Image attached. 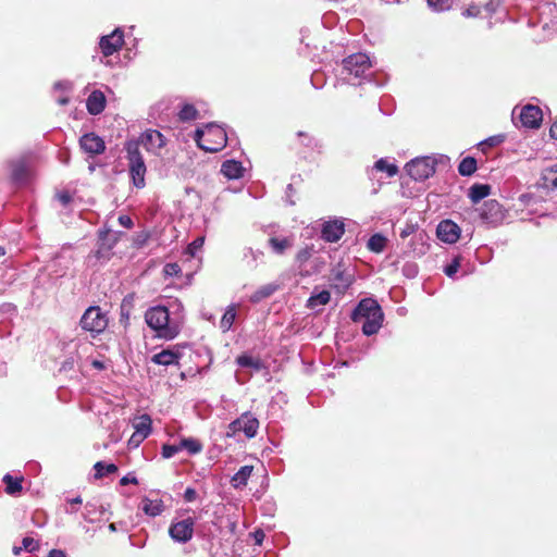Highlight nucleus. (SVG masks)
Segmentation results:
<instances>
[{
    "instance_id": "f257e3e1",
    "label": "nucleus",
    "mask_w": 557,
    "mask_h": 557,
    "mask_svg": "<svg viewBox=\"0 0 557 557\" xmlns=\"http://www.w3.org/2000/svg\"><path fill=\"white\" fill-rule=\"evenodd\" d=\"M354 322L362 323V332L370 336L379 332L382 326L384 314L376 300L372 298L362 299L351 314Z\"/></svg>"
},
{
    "instance_id": "f03ea898",
    "label": "nucleus",
    "mask_w": 557,
    "mask_h": 557,
    "mask_svg": "<svg viewBox=\"0 0 557 557\" xmlns=\"http://www.w3.org/2000/svg\"><path fill=\"white\" fill-rule=\"evenodd\" d=\"M145 320L160 338L173 339L180 333L178 323L170 320L169 311L165 307L158 306L148 309Z\"/></svg>"
},
{
    "instance_id": "7ed1b4c3",
    "label": "nucleus",
    "mask_w": 557,
    "mask_h": 557,
    "mask_svg": "<svg viewBox=\"0 0 557 557\" xmlns=\"http://www.w3.org/2000/svg\"><path fill=\"white\" fill-rule=\"evenodd\" d=\"M194 139L200 149L216 152L226 145L227 135L221 126L208 124L203 128L196 129Z\"/></svg>"
},
{
    "instance_id": "20e7f679",
    "label": "nucleus",
    "mask_w": 557,
    "mask_h": 557,
    "mask_svg": "<svg viewBox=\"0 0 557 557\" xmlns=\"http://www.w3.org/2000/svg\"><path fill=\"white\" fill-rule=\"evenodd\" d=\"M124 149L126 151L128 172L133 185L137 188H144L146 185L145 176L147 173V166L144 157L140 150L137 149V144L134 141H126Z\"/></svg>"
},
{
    "instance_id": "39448f33",
    "label": "nucleus",
    "mask_w": 557,
    "mask_h": 557,
    "mask_svg": "<svg viewBox=\"0 0 557 557\" xmlns=\"http://www.w3.org/2000/svg\"><path fill=\"white\" fill-rule=\"evenodd\" d=\"M128 141L136 143L137 149L143 146L148 153L156 157H162L168 145V138L158 129H146L137 139H129Z\"/></svg>"
},
{
    "instance_id": "423d86ee",
    "label": "nucleus",
    "mask_w": 557,
    "mask_h": 557,
    "mask_svg": "<svg viewBox=\"0 0 557 557\" xmlns=\"http://www.w3.org/2000/svg\"><path fill=\"white\" fill-rule=\"evenodd\" d=\"M371 65L370 58L364 53L351 54L343 60V71L347 73L346 78L351 84H356L355 78L364 77Z\"/></svg>"
},
{
    "instance_id": "0eeeda50",
    "label": "nucleus",
    "mask_w": 557,
    "mask_h": 557,
    "mask_svg": "<svg viewBox=\"0 0 557 557\" xmlns=\"http://www.w3.org/2000/svg\"><path fill=\"white\" fill-rule=\"evenodd\" d=\"M518 120L523 127L539 128L543 120V113L539 107L533 104L515 107L512 110V121L517 123Z\"/></svg>"
},
{
    "instance_id": "6e6552de",
    "label": "nucleus",
    "mask_w": 557,
    "mask_h": 557,
    "mask_svg": "<svg viewBox=\"0 0 557 557\" xmlns=\"http://www.w3.org/2000/svg\"><path fill=\"white\" fill-rule=\"evenodd\" d=\"M406 172L416 181H424L435 172V160L431 157H422L411 160L406 164Z\"/></svg>"
},
{
    "instance_id": "1a4fd4ad",
    "label": "nucleus",
    "mask_w": 557,
    "mask_h": 557,
    "mask_svg": "<svg viewBox=\"0 0 557 557\" xmlns=\"http://www.w3.org/2000/svg\"><path fill=\"white\" fill-rule=\"evenodd\" d=\"M108 325V318L99 307H89L81 319V326L88 332L101 333Z\"/></svg>"
},
{
    "instance_id": "9d476101",
    "label": "nucleus",
    "mask_w": 557,
    "mask_h": 557,
    "mask_svg": "<svg viewBox=\"0 0 557 557\" xmlns=\"http://www.w3.org/2000/svg\"><path fill=\"white\" fill-rule=\"evenodd\" d=\"M258 429L259 420L251 412L247 411L228 424V435L244 432L248 438H252L257 435Z\"/></svg>"
},
{
    "instance_id": "9b49d317",
    "label": "nucleus",
    "mask_w": 557,
    "mask_h": 557,
    "mask_svg": "<svg viewBox=\"0 0 557 557\" xmlns=\"http://www.w3.org/2000/svg\"><path fill=\"white\" fill-rule=\"evenodd\" d=\"M194 525L195 521L193 518L173 522L169 529V534L173 541L186 543L193 537Z\"/></svg>"
},
{
    "instance_id": "f8f14e48",
    "label": "nucleus",
    "mask_w": 557,
    "mask_h": 557,
    "mask_svg": "<svg viewBox=\"0 0 557 557\" xmlns=\"http://www.w3.org/2000/svg\"><path fill=\"white\" fill-rule=\"evenodd\" d=\"M480 216L485 223L497 225L504 221L505 211L498 201L491 199L480 208Z\"/></svg>"
},
{
    "instance_id": "ddd939ff",
    "label": "nucleus",
    "mask_w": 557,
    "mask_h": 557,
    "mask_svg": "<svg viewBox=\"0 0 557 557\" xmlns=\"http://www.w3.org/2000/svg\"><path fill=\"white\" fill-rule=\"evenodd\" d=\"M124 44V34L121 28H115L111 34L102 36L100 38V49L101 52L106 55H112L114 52L119 51Z\"/></svg>"
},
{
    "instance_id": "4468645a",
    "label": "nucleus",
    "mask_w": 557,
    "mask_h": 557,
    "mask_svg": "<svg viewBox=\"0 0 557 557\" xmlns=\"http://www.w3.org/2000/svg\"><path fill=\"white\" fill-rule=\"evenodd\" d=\"M436 234L442 242L454 244L460 237V227L455 222L445 220L437 225Z\"/></svg>"
},
{
    "instance_id": "2eb2a0df",
    "label": "nucleus",
    "mask_w": 557,
    "mask_h": 557,
    "mask_svg": "<svg viewBox=\"0 0 557 557\" xmlns=\"http://www.w3.org/2000/svg\"><path fill=\"white\" fill-rule=\"evenodd\" d=\"M345 233V224L342 220L335 219L323 224L321 235L329 243L338 242Z\"/></svg>"
},
{
    "instance_id": "dca6fc26",
    "label": "nucleus",
    "mask_w": 557,
    "mask_h": 557,
    "mask_svg": "<svg viewBox=\"0 0 557 557\" xmlns=\"http://www.w3.org/2000/svg\"><path fill=\"white\" fill-rule=\"evenodd\" d=\"M79 143L82 149L89 154H99L106 149L103 139L94 133L84 135Z\"/></svg>"
},
{
    "instance_id": "f3484780",
    "label": "nucleus",
    "mask_w": 557,
    "mask_h": 557,
    "mask_svg": "<svg viewBox=\"0 0 557 557\" xmlns=\"http://www.w3.org/2000/svg\"><path fill=\"white\" fill-rule=\"evenodd\" d=\"M86 106H87V110L90 114L97 115V114L101 113L106 107L104 95L99 90L92 91L89 95V97L87 98Z\"/></svg>"
},
{
    "instance_id": "a211bd4d",
    "label": "nucleus",
    "mask_w": 557,
    "mask_h": 557,
    "mask_svg": "<svg viewBox=\"0 0 557 557\" xmlns=\"http://www.w3.org/2000/svg\"><path fill=\"white\" fill-rule=\"evenodd\" d=\"M244 168L239 161L226 160L222 163L221 173L230 178L236 180L243 176Z\"/></svg>"
},
{
    "instance_id": "6ab92c4d",
    "label": "nucleus",
    "mask_w": 557,
    "mask_h": 557,
    "mask_svg": "<svg viewBox=\"0 0 557 557\" xmlns=\"http://www.w3.org/2000/svg\"><path fill=\"white\" fill-rule=\"evenodd\" d=\"M141 510L150 517L160 516L164 510V504L161 499H151L144 497L141 500Z\"/></svg>"
},
{
    "instance_id": "aec40b11",
    "label": "nucleus",
    "mask_w": 557,
    "mask_h": 557,
    "mask_svg": "<svg viewBox=\"0 0 557 557\" xmlns=\"http://www.w3.org/2000/svg\"><path fill=\"white\" fill-rule=\"evenodd\" d=\"M540 184L546 189L557 188V164L547 166L542 171Z\"/></svg>"
},
{
    "instance_id": "412c9836",
    "label": "nucleus",
    "mask_w": 557,
    "mask_h": 557,
    "mask_svg": "<svg viewBox=\"0 0 557 557\" xmlns=\"http://www.w3.org/2000/svg\"><path fill=\"white\" fill-rule=\"evenodd\" d=\"M253 471L252 466H243L231 479L234 488L239 490L247 485L249 478Z\"/></svg>"
},
{
    "instance_id": "4be33fe9",
    "label": "nucleus",
    "mask_w": 557,
    "mask_h": 557,
    "mask_svg": "<svg viewBox=\"0 0 557 557\" xmlns=\"http://www.w3.org/2000/svg\"><path fill=\"white\" fill-rule=\"evenodd\" d=\"M178 358H180V354L177 351L171 350V349H165V350H162V351L153 355L151 360H152V362H154L157 364L171 366V364L177 363Z\"/></svg>"
},
{
    "instance_id": "5701e85b",
    "label": "nucleus",
    "mask_w": 557,
    "mask_h": 557,
    "mask_svg": "<svg viewBox=\"0 0 557 557\" xmlns=\"http://www.w3.org/2000/svg\"><path fill=\"white\" fill-rule=\"evenodd\" d=\"M491 193V186L487 184H474L469 188L468 196L473 203H478Z\"/></svg>"
},
{
    "instance_id": "b1692460",
    "label": "nucleus",
    "mask_w": 557,
    "mask_h": 557,
    "mask_svg": "<svg viewBox=\"0 0 557 557\" xmlns=\"http://www.w3.org/2000/svg\"><path fill=\"white\" fill-rule=\"evenodd\" d=\"M151 418L148 414L140 416L133 423L135 433L140 434L147 438L151 432Z\"/></svg>"
},
{
    "instance_id": "393cba45",
    "label": "nucleus",
    "mask_w": 557,
    "mask_h": 557,
    "mask_svg": "<svg viewBox=\"0 0 557 557\" xmlns=\"http://www.w3.org/2000/svg\"><path fill=\"white\" fill-rule=\"evenodd\" d=\"M277 289V285L270 283L259 287L250 297L249 300L253 304H258L261 300L270 297Z\"/></svg>"
},
{
    "instance_id": "a878e982",
    "label": "nucleus",
    "mask_w": 557,
    "mask_h": 557,
    "mask_svg": "<svg viewBox=\"0 0 557 557\" xmlns=\"http://www.w3.org/2000/svg\"><path fill=\"white\" fill-rule=\"evenodd\" d=\"M332 280L338 288H347L351 283L350 274L346 273V271L342 270L339 267L332 270Z\"/></svg>"
},
{
    "instance_id": "bb28decb",
    "label": "nucleus",
    "mask_w": 557,
    "mask_h": 557,
    "mask_svg": "<svg viewBox=\"0 0 557 557\" xmlns=\"http://www.w3.org/2000/svg\"><path fill=\"white\" fill-rule=\"evenodd\" d=\"M331 299V294L327 290H321L318 294H313L307 301V307L314 310L319 307L326 305Z\"/></svg>"
},
{
    "instance_id": "cd10ccee",
    "label": "nucleus",
    "mask_w": 557,
    "mask_h": 557,
    "mask_svg": "<svg viewBox=\"0 0 557 557\" xmlns=\"http://www.w3.org/2000/svg\"><path fill=\"white\" fill-rule=\"evenodd\" d=\"M269 245L272 248L273 252L277 255H283L288 248L293 246V240L287 237H271L269 239Z\"/></svg>"
},
{
    "instance_id": "c85d7f7f",
    "label": "nucleus",
    "mask_w": 557,
    "mask_h": 557,
    "mask_svg": "<svg viewBox=\"0 0 557 557\" xmlns=\"http://www.w3.org/2000/svg\"><path fill=\"white\" fill-rule=\"evenodd\" d=\"M13 181L21 183L27 177V166L25 161L16 160L11 163Z\"/></svg>"
},
{
    "instance_id": "c756f323",
    "label": "nucleus",
    "mask_w": 557,
    "mask_h": 557,
    "mask_svg": "<svg viewBox=\"0 0 557 557\" xmlns=\"http://www.w3.org/2000/svg\"><path fill=\"white\" fill-rule=\"evenodd\" d=\"M263 252L259 249L246 248L244 251V260L249 268H256L263 261Z\"/></svg>"
},
{
    "instance_id": "7c9ffc66",
    "label": "nucleus",
    "mask_w": 557,
    "mask_h": 557,
    "mask_svg": "<svg viewBox=\"0 0 557 557\" xmlns=\"http://www.w3.org/2000/svg\"><path fill=\"white\" fill-rule=\"evenodd\" d=\"M236 319V308L234 305H231L227 307V309L225 310L222 319H221V322H220V327L223 332H226L228 331L234 321Z\"/></svg>"
},
{
    "instance_id": "2f4dec72",
    "label": "nucleus",
    "mask_w": 557,
    "mask_h": 557,
    "mask_svg": "<svg viewBox=\"0 0 557 557\" xmlns=\"http://www.w3.org/2000/svg\"><path fill=\"white\" fill-rule=\"evenodd\" d=\"M458 171L462 176H470L476 171V161L472 157L465 158L458 166Z\"/></svg>"
},
{
    "instance_id": "473e14b6",
    "label": "nucleus",
    "mask_w": 557,
    "mask_h": 557,
    "mask_svg": "<svg viewBox=\"0 0 557 557\" xmlns=\"http://www.w3.org/2000/svg\"><path fill=\"white\" fill-rule=\"evenodd\" d=\"M181 450L186 449L189 454L195 455L202 450V445L199 441L188 437L180 442Z\"/></svg>"
},
{
    "instance_id": "72a5a7b5",
    "label": "nucleus",
    "mask_w": 557,
    "mask_h": 557,
    "mask_svg": "<svg viewBox=\"0 0 557 557\" xmlns=\"http://www.w3.org/2000/svg\"><path fill=\"white\" fill-rule=\"evenodd\" d=\"M5 483V491L10 495H14L22 491V480L17 478H13L10 474H5L3 478Z\"/></svg>"
},
{
    "instance_id": "f704fd0d",
    "label": "nucleus",
    "mask_w": 557,
    "mask_h": 557,
    "mask_svg": "<svg viewBox=\"0 0 557 557\" xmlns=\"http://www.w3.org/2000/svg\"><path fill=\"white\" fill-rule=\"evenodd\" d=\"M374 169L381 172H386L389 177L395 176L398 172L397 165L388 162L387 159L377 160L374 164Z\"/></svg>"
},
{
    "instance_id": "c9c22d12",
    "label": "nucleus",
    "mask_w": 557,
    "mask_h": 557,
    "mask_svg": "<svg viewBox=\"0 0 557 557\" xmlns=\"http://www.w3.org/2000/svg\"><path fill=\"white\" fill-rule=\"evenodd\" d=\"M386 246V238L381 234H374L368 240V248L373 252H382Z\"/></svg>"
},
{
    "instance_id": "e433bc0d",
    "label": "nucleus",
    "mask_w": 557,
    "mask_h": 557,
    "mask_svg": "<svg viewBox=\"0 0 557 557\" xmlns=\"http://www.w3.org/2000/svg\"><path fill=\"white\" fill-rule=\"evenodd\" d=\"M94 468L96 471L95 476L98 479L117 471V467L114 463L106 465L101 461L97 462Z\"/></svg>"
},
{
    "instance_id": "4c0bfd02",
    "label": "nucleus",
    "mask_w": 557,
    "mask_h": 557,
    "mask_svg": "<svg viewBox=\"0 0 557 557\" xmlns=\"http://www.w3.org/2000/svg\"><path fill=\"white\" fill-rule=\"evenodd\" d=\"M99 237H100V240H101L102 245H107L108 248L110 249L117 242L119 234L116 232L111 231V230H104V231H100Z\"/></svg>"
},
{
    "instance_id": "58836bf2",
    "label": "nucleus",
    "mask_w": 557,
    "mask_h": 557,
    "mask_svg": "<svg viewBox=\"0 0 557 557\" xmlns=\"http://www.w3.org/2000/svg\"><path fill=\"white\" fill-rule=\"evenodd\" d=\"M237 363L243 368H251L255 370H260L262 368V363L259 359L246 355L239 356L237 358Z\"/></svg>"
},
{
    "instance_id": "ea45409f",
    "label": "nucleus",
    "mask_w": 557,
    "mask_h": 557,
    "mask_svg": "<svg viewBox=\"0 0 557 557\" xmlns=\"http://www.w3.org/2000/svg\"><path fill=\"white\" fill-rule=\"evenodd\" d=\"M38 548V542L35 541L33 537H24L22 541V547H14L13 552L15 555L20 554L22 549H25L26 552H35Z\"/></svg>"
},
{
    "instance_id": "a19ab883",
    "label": "nucleus",
    "mask_w": 557,
    "mask_h": 557,
    "mask_svg": "<svg viewBox=\"0 0 557 557\" xmlns=\"http://www.w3.org/2000/svg\"><path fill=\"white\" fill-rule=\"evenodd\" d=\"M313 252V246H306L305 248L300 249L296 255V261L298 262L299 267L306 263L312 257Z\"/></svg>"
},
{
    "instance_id": "79ce46f5",
    "label": "nucleus",
    "mask_w": 557,
    "mask_h": 557,
    "mask_svg": "<svg viewBox=\"0 0 557 557\" xmlns=\"http://www.w3.org/2000/svg\"><path fill=\"white\" fill-rule=\"evenodd\" d=\"M205 244V237L200 236L193 240L186 248L185 253L195 257L197 252L202 248Z\"/></svg>"
},
{
    "instance_id": "37998d69",
    "label": "nucleus",
    "mask_w": 557,
    "mask_h": 557,
    "mask_svg": "<svg viewBox=\"0 0 557 557\" xmlns=\"http://www.w3.org/2000/svg\"><path fill=\"white\" fill-rule=\"evenodd\" d=\"M429 7L436 12L448 10L453 0H428Z\"/></svg>"
},
{
    "instance_id": "c03bdc74",
    "label": "nucleus",
    "mask_w": 557,
    "mask_h": 557,
    "mask_svg": "<svg viewBox=\"0 0 557 557\" xmlns=\"http://www.w3.org/2000/svg\"><path fill=\"white\" fill-rule=\"evenodd\" d=\"M180 119L182 121H190L196 119L197 111L191 104H185L182 110L180 111Z\"/></svg>"
},
{
    "instance_id": "a18cd8bd",
    "label": "nucleus",
    "mask_w": 557,
    "mask_h": 557,
    "mask_svg": "<svg viewBox=\"0 0 557 557\" xmlns=\"http://www.w3.org/2000/svg\"><path fill=\"white\" fill-rule=\"evenodd\" d=\"M460 268V258L456 257L449 264L444 267V273L448 277H453Z\"/></svg>"
},
{
    "instance_id": "49530a36",
    "label": "nucleus",
    "mask_w": 557,
    "mask_h": 557,
    "mask_svg": "<svg viewBox=\"0 0 557 557\" xmlns=\"http://www.w3.org/2000/svg\"><path fill=\"white\" fill-rule=\"evenodd\" d=\"M67 506L65 507L64 511L69 515L75 513L78 510V505H82L83 499L81 496L66 499Z\"/></svg>"
},
{
    "instance_id": "de8ad7c7",
    "label": "nucleus",
    "mask_w": 557,
    "mask_h": 557,
    "mask_svg": "<svg viewBox=\"0 0 557 557\" xmlns=\"http://www.w3.org/2000/svg\"><path fill=\"white\" fill-rule=\"evenodd\" d=\"M178 451H181L180 444H177V445L164 444L162 446V457L165 459L172 458Z\"/></svg>"
},
{
    "instance_id": "09e8293b",
    "label": "nucleus",
    "mask_w": 557,
    "mask_h": 557,
    "mask_svg": "<svg viewBox=\"0 0 557 557\" xmlns=\"http://www.w3.org/2000/svg\"><path fill=\"white\" fill-rule=\"evenodd\" d=\"M297 135L301 139L302 145H305L307 147H312V148L318 147V140L314 139L313 137H311L309 134H307L305 132H299Z\"/></svg>"
},
{
    "instance_id": "8fccbe9b",
    "label": "nucleus",
    "mask_w": 557,
    "mask_h": 557,
    "mask_svg": "<svg viewBox=\"0 0 557 557\" xmlns=\"http://www.w3.org/2000/svg\"><path fill=\"white\" fill-rule=\"evenodd\" d=\"M163 272L168 276H174L181 272V268L177 263H166L164 265Z\"/></svg>"
},
{
    "instance_id": "3c124183",
    "label": "nucleus",
    "mask_w": 557,
    "mask_h": 557,
    "mask_svg": "<svg viewBox=\"0 0 557 557\" xmlns=\"http://www.w3.org/2000/svg\"><path fill=\"white\" fill-rule=\"evenodd\" d=\"M146 437H144L143 435L140 434H137V433H133L131 438L128 440V447L129 448H137L141 443L143 441L145 440Z\"/></svg>"
},
{
    "instance_id": "603ef678",
    "label": "nucleus",
    "mask_w": 557,
    "mask_h": 557,
    "mask_svg": "<svg viewBox=\"0 0 557 557\" xmlns=\"http://www.w3.org/2000/svg\"><path fill=\"white\" fill-rule=\"evenodd\" d=\"M480 13V8L475 4L469 5L463 12L462 15L465 17H475Z\"/></svg>"
},
{
    "instance_id": "864d4df0",
    "label": "nucleus",
    "mask_w": 557,
    "mask_h": 557,
    "mask_svg": "<svg viewBox=\"0 0 557 557\" xmlns=\"http://www.w3.org/2000/svg\"><path fill=\"white\" fill-rule=\"evenodd\" d=\"M503 140H504L503 136H493V137L487 138L486 140L482 141L480 144V146L481 147H484V146L493 147V146L499 145Z\"/></svg>"
},
{
    "instance_id": "5fc2aeb1",
    "label": "nucleus",
    "mask_w": 557,
    "mask_h": 557,
    "mask_svg": "<svg viewBox=\"0 0 557 557\" xmlns=\"http://www.w3.org/2000/svg\"><path fill=\"white\" fill-rule=\"evenodd\" d=\"M57 199L60 201V203H61L62 206H64V207H65V206H67V205L71 202L72 197H71V195H70L69 193L63 191V193H59V194L57 195Z\"/></svg>"
},
{
    "instance_id": "6e6d98bb",
    "label": "nucleus",
    "mask_w": 557,
    "mask_h": 557,
    "mask_svg": "<svg viewBox=\"0 0 557 557\" xmlns=\"http://www.w3.org/2000/svg\"><path fill=\"white\" fill-rule=\"evenodd\" d=\"M196 498H197V492L191 487L186 488V491L184 493V499L186 502L190 503V502H194Z\"/></svg>"
},
{
    "instance_id": "4d7b16f0",
    "label": "nucleus",
    "mask_w": 557,
    "mask_h": 557,
    "mask_svg": "<svg viewBox=\"0 0 557 557\" xmlns=\"http://www.w3.org/2000/svg\"><path fill=\"white\" fill-rule=\"evenodd\" d=\"M119 223L126 228L133 227V221L128 215H120Z\"/></svg>"
},
{
    "instance_id": "13d9d810",
    "label": "nucleus",
    "mask_w": 557,
    "mask_h": 557,
    "mask_svg": "<svg viewBox=\"0 0 557 557\" xmlns=\"http://www.w3.org/2000/svg\"><path fill=\"white\" fill-rule=\"evenodd\" d=\"M121 485H127V484H137L138 481L136 479L135 475H132V474H127L125 476H123L120 481Z\"/></svg>"
},
{
    "instance_id": "bf43d9fd",
    "label": "nucleus",
    "mask_w": 557,
    "mask_h": 557,
    "mask_svg": "<svg viewBox=\"0 0 557 557\" xmlns=\"http://www.w3.org/2000/svg\"><path fill=\"white\" fill-rule=\"evenodd\" d=\"M264 532L262 530H256L253 533H252V537L256 542L257 545H261L263 540H264Z\"/></svg>"
},
{
    "instance_id": "052dcab7",
    "label": "nucleus",
    "mask_w": 557,
    "mask_h": 557,
    "mask_svg": "<svg viewBox=\"0 0 557 557\" xmlns=\"http://www.w3.org/2000/svg\"><path fill=\"white\" fill-rule=\"evenodd\" d=\"M404 273L407 276H413L417 273L416 265H413V264L405 265Z\"/></svg>"
},
{
    "instance_id": "680f3d73",
    "label": "nucleus",
    "mask_w": 557,
    "mask_h": 557,
    "mask_svg": "<svg viewBox=\"0 0 557 557\" xmlns=\"http://www.w3.org/2000/svg\"><path fill=\"white\" fill-rule=\"evenodd\" d=\"M414 228L412 225H407L401 232L400 237L406 238L413 233Z\"/></svg>"
},
{
    "instance_id": "e2e57ef3",
    "label": "nucleus",
    "mask_w": 557,
    "mask_h": 557,
    "mask_svg": "<svg viewBox=\"0 0 557 557\" xmlns=\"http://www.w3.org/2000/svg\"><path fill=\"white\" fill-rule=\"evenodd\" d=\"M556 11V8L554 4H550V3H547L545 4L543 8H542V12L540 13L541 15L543 13H549V14H553L554 12Z\"/></svg>"
},
{
    "instance_id": "0e129e2a",
    "label": "nucleus",
    "mask_w": 557,
    "mask_h": 557,
    "mask_svg": "<svg viewBox=\"0 0 557 557\" xmlns=\"http://www.w3.org/2000/svg\"><path fill=\"white\" fill-rule=\"evenodd\" d=\"M49 557H66L65 553L63 550H60V549H52L50 553H49Z\"/></svg>"
},
{
    "instance_id": "69168bd1",
    "label": "nucleus",
    "mask_w": 557,
    "mask_h": 557,
    "mask_svg": "<svg viewBox=\"0 0 557 557\" xmlns=\"http://www.w3.org/2000/svg\"><path fill=\"white\" fill-rule=\"evenodd\" d=\"M549 133L552 137L557 138V120L552 125Z\"/></svg>"
},
{
    "instance_id": "338daca9",
    "label": "nucleus",
    "mask_w": 557,
    "mask_h": 557,
    "mask_svg": "<svg viewBox=\"0 0 557 557\" xmlns=\"http://www.w3.org/2000/svg\"><path fill=\"white\" fill-rule=\"evenodd\" d=\"M91 507H92V506H91L90 504H87V505L85 506V509H86V512L84 513V518H85V519H88V516L92 512Z\"/></svg>"
},
{
    "instance_id": "774afa93",
    "label": "nucleus",
    "mask_w": 557,
    "mask_h": 557,
    "mask_svg": "<svg viewBox=\"0 0 557 557\" xmlns=\"http://www.w3.org/2000/svg\"><path fill=\"white\" fill-rule=\"evenodd\" d=\"M67 102H69V98L67 97H60L58 99V103L61 104V106H65Z\"/></svg>"
}]
</instances>
